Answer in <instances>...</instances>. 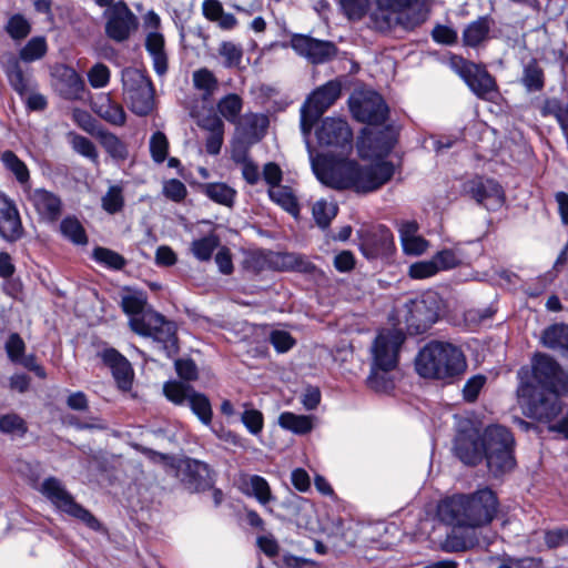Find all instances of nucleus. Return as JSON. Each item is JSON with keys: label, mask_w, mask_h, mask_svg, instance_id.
I'll return each mask as SVG.
<instances>
[{"label": "nucleus", "mask_w": 568, "mask_h": 568, "mask_svg": "<svg viewBox=\"0 0 568 568\" xmlns=\"http://www.w3.org/2000/svg\"><path fill=\"white\" fill-rule=\"evenodd\" d=\"M453 450L468 466L485 459L494 477L503 476L516 466L515 438L509 428H459Z\"/></svg>", "instance_id": "obj_1"}, {"label": "nucleus", "mask_w": 568, "mask_h": 568, "mask_svg": "<svg viewBox=\"0 0 568 568\" xmlns=\"http://www.w3.org/2000/svg\"><path fill=\"white\" fill-rule=\"evenodd\" d=\"M311 164L316 178L326 186L335 190L353 189L356 192H372L388 182L394 174L390 162L379 161L362 168L346 159L327 155L313 156L310 151Z\"/></svg>", "instance_id": "obj_2"}, {"label": "nucleus", "mask_w": 568, "mask_h": 568, "mask_svg": "<svg viewBox=\"0 0 568 568\" xmlns=\"http://www.w3.org/2000/svg\"><path fill=\"white\" fill-rule=\"evenodd\" d=\"M497 508L495 493L483 488L470 495L459 494L443 499L437 506V515L447 525L475 528L491 523Z\"/></svg>", "instance_id": "obj_3"}, {"label": "nucleus", "mask_w": 568, "mask_h": 568, "mask_svg": "<svg viewBox=\"0 0 568 568\" xmlns=\"http://www.w3.org/2000/svg\"><path fill=\"white\" fill-rule=\"evenodd\" d=\"M405 335L399 329H383L371 346V371L366 383L377 393H388L394 388L393 371L398 365L399 351Z\"/></svg>", "instance_id": "obj_4"}, {"label": "nucleus", "mask_w": 568, "mask_h": 568, "mask_svg": "<svg viewBox=\"0 0 568 568\" xmlns=\"http://www.w3.org/2000/svg\"><path fill=\"white\" fill-rule=\"evenodd\" d=\"M416 372L424 378L453 382L467 368L462 349L450 343L430 342L415 359Z\"/></svg>", "instance_id": "obj_5"}, {"label": "nucleus", "mask_w": 568, "mask_h": 568, "mask_svg": "<svg viewBox=\"0 0 568 568\" xmlns=\"http://www.w3.org/2000/svg\"><path fill=\"white\" fill-rule=\"evenodd\" d=\"M136 448L141 449L150 462L161 465L168 475L180 479L190 491H205L211 489L214 485L209 465L203 462L189 457L176 458L148 447L136 446Z\"/></svg>", "instance_id": "obj_6"}, {"label": "nucleus", "mask_w": 568, "mask_h": 568, "mask_svg": "<svg viewBox=\"0 0 568 568\" xmlns=\"http://www.w3.org/2000/svg\"><path fill=\"white\" fill-rule=\"evenodd\" d=\"M417 2L418 0H375V7L369 13V26L381 32L397 27L412 30L426 19Z\"/></svg>", "instance_id": "obj_7"}, {"label": "nucleus", "mask_w": 568, "mask_h": 568, "mask_svg": "<svg viewBox=\"0 0 568 568\" xmlns=\"http://www.w3.org/2000/svg\"><path fill=\"white\" fill-rule=\"evenodd\" d=\"M518 398L524 414L537 422L549 423L561 410L559 396L565 392L537 387L534 383H523L518 388Z\"/></svg>", "instance_id": "obj_8"}, {"label": "nucleus", "mask_w": 568, "mask_h": 568, "mask_svg": "<svg viewBox=\"0 0 568 568\" xmlns=\"http://www.w3.org/2000/svg\"><path fill=\"white\" fill-rule=\"evenodd\" d=\"M125 99L131 111L140 116L148 115L154 109V88L145 73L135 68L122 71Z\"/></svg>", "instance_id": "obj_9"}, {"label": "nucleus", "mask_w": 568, "mask_h": 568, "mask_svg": "<svg viewBox=\"0 0 568 568\" xmlns=\"http://www.w3.org/2000/svg\"><path fill=\"white\" fill-rule=\"evenodd\" d=\"M131 328L142 335L150 336L162 345L168 356L178 353V338L175 325L155 312H146L141 317H132Z\"/></svg>", "instance_id": "obj_10"}, {"label": "nucleus", "mask_w": 568, "mask_h": 568, "mask_svg": "<svg viewBox=\"0 0 568 568\" xmlns=\"http://www.w3.org/2000/svg\"><path fill=\"white\" fill-rule=\"evenodd\" d=\"M341 85L337 82L329 81L315 90L301 108V130L306 140L316 120L338 99Z\"/></svg>", "instance_id": "obj_11"}, {"label": "nucleus", "mask_w": 568, "mask_h": 568, "mask_svg": "<svg viewBox=\"0 0 568 568\" xmlns=\"http://www.w3.org/2000/svg\"><path fill=\"white\" fill-rule=\"evenodd\" d=\"M454 68L477 98L491 101L497 95L496 80L485 65L459 59L454 63Z\"/></svg>", "instance_id": "obj_12"}, {"label": "nucleus", "mask_w": 568, "mask_h": 568, "mask_svg": "<svg viewBox=\"0 0 568 568\" xmlns=\"http://www.w3.org/2000/svg\"><path fill=\"white\" fill-rule=\"evenodd\" d=\"M103 17L105 19L104 32L108 38L115 42L129 40L139 26L136 16L123 1H119L108 8Z\"/></svg>", "instance_id": "obj_13"}, {"label": "nucleus", "mask_w": 568, "mask_h": 568, "mask_svg": "<svg viewBox=\"0 0 568 568\" xmlns=\"http://www.w3.org/2000/svg\"><path fill=\"white\" fill-rule=\"evenodd\" d=\"M349 108L357 121L368 124H382L388 114V108L382 95L374 91L353 94L349 99Z\"/></svg>", "instance_id": "obj_14"}, {"label": "nucleus", "mask_w": 568, "mask_h": 568, "mask_svg": "<svg viewBox=\"0 0 568 568\" xmlns=\"http://www.w3.org/2000/svg\"><path fill=\"white\" fill-rule=\"evenodd\" d=\"M532 374L530 383H534L537 387L568 392V376L564 374L550 356L537 355L532 364Z\"/></svg>", "instance_id": "obj_15"}, {"label": "nucleus", "mask_w": 568, "mask_h": 568, "mask_svg": "<svg viewBox=\"0 0 568 568\" xmlns=\"http://www.w3.org/2000/svg\"><path fill=\"white\" fill-rule=\"evenodd\" d=\"M408 315L406 317L409 326L417 332L426 331L433 325L439 316V304L435 294H427L418 300L412 301L407 305Z\"/></svg>", "instance_id": "obj_16"}, {"label": "nucleus", "mask_w": 568, "mask_h": 568, "mask_svg": "<svg viewBox=\"0 0 568 568\" xmlns=\"http://www.w3.org/2000/svg\"><path fill=\"white\" fill-rule=\"evenodd\" d=\"M293 50L314 64L331 60L337 52L335 44L308 36L295 34L291 39Z\"/></svg>", "instance_id": "obj_17"}, {"label": "nucleus", "mask_w": 568, "mask_h": 568, "mask_svg": "<svg viewBox=\"0 0 568 568\" xmlns=\"http://www.w3.org/2000/svg\"><path fill=\"white\" fill-rule=\"evenodd\" d=\"M316 136L321 145L335 148H351L353 133L348 123L342 118H325L316 130Z\"/></svg>", "instance_id": "obj_18"}, {"label": "nucleus", "mask_w": 568, "mask_h": 568, "mask_svg": "<svg viewBox=\"0 0 568 568\" xmlns=\"http://www.w3.org/2000/svg\"><path fill=\"white\" fill-rule=\"evenodd\" d=\"M98 355L104 365L111 369L119 388L129 390L134 375L130 362L115 348L111 347L102 349Z\"/></svg>", "instance_id": "obj_19"}, {"label": "nucleus", "mask_w": 568, "mask_h": 568, "mask_svg": "<svg viewBox=\"0 0 568 568\" xmlns=\"http://www.w3.org/2000/svg\"><path fill=\"white\" fill-rule=\"evenodd\" d=\"M21 233L22 225L16 204L0 193V235L8 241H16Z\"/></svg>", "instance_id": "obj_20"}, {"label": "nucleus", "mask_w": 568, "mask_h": 568, "mask_svg": "<svg viewBox=\"0 0 568 568\" xmlns=\"http://www.w3.org/2000/svg\"><path fill=\"white\" fill-rule=\"evenodd\" d=\"M469 193L479 204H483L487 209L498 207L504 201L501 186L490 179L474 180Z\"/></svg>", "instance_id": "obj_21"}, {"label": "nucleus", "mask_w": 568, "mask_h": 568, "mask_svg": "<svg viewBox=\"0 0 568 568\" xmlns=\"http://www.w3.org/2000/svg\"><path fill=\"white\" fill-rule=\"evenodd\" d=\"M392 246V232L385 226H377L364 235L362 251L367 257L374 258L378 255L387 254Z\"/></svg>", "instance_id": "obj_22"}, {"label": "nucleus", "mask_w": 568, "mask_h": 568, "mask_svg": "<svg viewBox=\"0 0 568 568\" xmlns=\"http://www.w3.org/2000/svg\"><path fill=\"white\" fill-rule=\"evenodd\" d=\"M493 24L494 21L487 16L479 17L466 24L462 33L463 44L473 49L484 45L490 38Z\"/></svg>", "instance_id": "obj_23"}, {"label": "nucleus", "mask_w": 568, "mask_h": 568, "mask_svg": "<svg viewBox=\"0 0 568 568\" xmlns=\"http://www.w3.org/2000/svg\"><path fill=\"white\" fill-rule=\"evenodd\" d=\"M40 493L60 511L65 513L73 504L74 498L62 481L55 477H48L40 487Z\"/></svg>", "instance_id": "obj_24"}, {"label": "nucleus", "mask_w": 568, "mask_h": 568, "mask_svg": "<svg viewBox=\"0 0 568 568\" xmlns=\"http://www.w3.org/2000/svg\"><path fill=\"white\" fill-rule=\"evenodd\" d=\"M145 49L152 58L153 69L160 77L168 71V53L165 40L159 31H149L145 38Z\"/></svg>", "instance_id": "obj_25"}, {"label": "nucleus", "mask_w": 568, "mask_h": 568, "mask_svg": "<svg viewBox=\"0 0 568 568\" xmlns=\"http://www.w3.org/2000/svg\"><path fill=\"white\" fill-rule=\"evenodd\" d=\"M30 201L41 217L48 221L57 220L61 213L60 199L47 190H34L30 195Z\"/></svg>", "instance_id": "obj_26"}, {"label": "nucleus", "mask_w": 568, "mask_h": 568, "mask_svg": "<svg viewBox=\"0 0 568 568\" xmlns=\"http://www.w3.org/2000/svg\"><path fill=\"white\" fill-rule=\"evenodd\" d=\"M268 124V116L263 113H246L237 122L239 129L250 143L261 141L266 133Z\"/></svg>", "instance_id": "obj_27"}, {"label": "nucleus", "mask_w": 568, "mask_h": 568, "mask_svg": "<svg viewBox=\"0 0 568 568\" xmlns=\"http://www.w3.org/2000/svg\"><path fill=\"white\" fill-rule=\"evenodd\" d=\"M241 489L244 495L253 497L256 501L267 508L268 504L275 500L270 484L260 475H250L242 480Z\"/></svg>", "instance_id": "obj_28"}, {"label": "nucleus", "mask_w": 568, "mask_h": 568, "mask_svg": "<svg viewBox=\"0 0 568 568\" xmlns=\"http://www.w3.org/2000/svg\"><path fill=\"white\" fill-rule=\"evenodd\" d=\"M94 112L109 123L122 126L125 123V112L121 104L114 102L108 94L101 95L93 102Z\"/></svg>", "instance_id": "obj_29"}, {"label": "nucleus", "mask_w": 568, "mask_h": 568, "mask_svg": "<svg viewBox=\"0 0 568 568\" xmlns=\"http://www.w3.org/2000/svg\"><path fill=\"white\" fill-rule=\"evenodd\" d=\"M202 12L207 20L217 23L223 30H232L237 26V19L225 12L219 0H203Z\"/></svg>", "instance_id": "obj_30"}, {"label": "nucleus", "mask_w": 568, "mask_h": 568, "mask_svg": "<svg viewBox=\"0 0 568 568\" xmlns=\"http://www.w3.org/2000/svg\"><path fill=\"white\" fill-rule=\"evenodd\" d=\"M268 195L271 200L278 204L283 210H285L295 217L298 216L300 204L295 195V192L293 191L292 187L286 185L270 187Z\"/></svg>", "instance_id": "obj_31"}, {"label": "nucleus", "mask_w": 568, "mask_h": 568, "mask_svg": "<svg viewBox=\"0 0 568 568\" xmlns=\"http://www.w3.org/2000/svg\"><path fill=\"white\" fill-rule=\"evenodd\" d=\"M6 73H7V77L9 79L11 87L19 94L22 95L32 89V87H33L32 77L24 73V71L21 69V67L17 60H13L8 63Z\"/></svg>", "instance_id": "obj_32"}, {"label": "nucleus", "mask_w": 568, "mask_h": 568, "mask_svg": "<svg viewBox=\"0 0 568 568\" xmlns=\"http://www.w3.org/2000/svg\"><path fill=\"white\" fill-rule=\"evenodd\" d=\"M540 113L544 116H554L568 138V102L560 101L556 98L548 99L544 102Z\"/></svg>", "instance_id": "obj_33"}, {"label": "nucleus", "mask_w": 568, "mask_h": 568, "mask_svg": "<svg viewBox=\"0 0 568 568\" xmlns=\"http://www.w3.org/2000/svg\"><path fill=\"white\" fill-rule=\"evenodd\" d=\"M0 161L21 185H26L29 182L30 173L26 163L12 151L7 150L0 153Z\"/></svg>", "instance_id": "obj_34"}, {"label": "nucleus", "mask_w": 568, "mask_h": 568, "mask_svg": "<svg viewBox=\"0 0 568 568\" xmlns=\"http://www.w3.org/2000/svg\"><path fill=\"white\" fill-rule=\"evenodd\" d=\"M243 108V100L235 93H230L217 103L219 113L229 122L237 124Z\"/></svg>", "instance_id": "obj_35"}, {"label": "nucleus", "mask_w": 568, "mask_h": 568, "mask_svg": "<svg viewBox=\"0 0 568 568\" xmlns=\"http://www.w3.org/2000/svg\"><path fill=\"white\" fill-rule=\"evenodd\" d=\"M95 138L112 158L124 160L128 156L125 144L115 134L99 129L95 133Z\"/></svg>", "instance_id": "obj_36"}, {"label": "nucleus", "mask_w": 568, "mask_h": 568, "mask_svg": "<svg viewBox=\"0 0 568 568\" xmlns=\"http://www.w3.org/2000/svg\"><path fill=\"white\" fill-rule=\"evenodd\" d=\"M542 343L552 349H568V325L555 324L544 331Z\"/></svg>", "instance_id": "obj_37"}, {"label": "nucleus", "mask_w": 568, "mask_h": 568, "mask_svg": "<svg viewBox=\"0 0 568 568\" xmlns=\"http://www.w3.org/2000/svg\"><path fill=\"white\" fill-rule=\"evenodd\" d=\"M338 206L334 202H328L324 199L316 201L313 204L312 213L316 224L326 229L332 220L337 215Z\"/></svg>", "instance_id": "obj_38"}, {"label": "nucleus", "mask_w": 568, "mask_h": 568, "mask_svg": "<svg viewBox=\"0 0 568 568\" xmlns=\"http://www.w3.org/2000/svg\"><path fill=\"white\" fill-rule=\"evenodd\" d=\"M204 193L212 201L225 206H232L236 195V191L225 183H209L204 186Z\"/></svg>", "instance_id": "obj_39"}, {"label": "nucleus", "mask_w": 568, "mask_h": 568, "mask_svg": "<svg viewBox=\"0 0 568 568\" xmlns=\"http://www.w3.org/2000/svg\"><path fill=\"white\" fill-rule=\"evenodd\" d=\"M48 45L44 37H33L20 50L19 57L24 62H33L45 55Z\"/></svg>", "instance_id": "obj_40"}, {"label": "nucleus", "mask_w": 568, "mask_h": 568, "mask_svg": "<svg viewBox=\"0 0 568 568\" xmlns=\"http://www.w3.org/2000/svg\"><path fill=\"white\" fill-rule=\"evenodd\" d=\"M192 412L199 417L203 424H210L212 418V408L209 398L195 390L192 392L186 402Z\"/></svg>", "instance_id": "obj_41"}, {"label": "nucleus", "mask_w": 568, "mask_h": 568, "mask_svg": "<svg viewBox=\"0 0 568 568\" xmlns=\"http://www.w3.org/2000/svg\"><path fill=\"white\" fill-rule=\"evenodd\" d=\"M101 205L109 214L121 212L124 206L123 187L118 184L111 185L102 196Z\"/></svg>", "instance_id": "obj_42"}, {"label": "nucleus", "mask_w": 568, "mask_h": 568, "mask_svg": "<svg viewBox=\"0 0 568 568\" xmlns=\"http://www.w3.org/2000/svg\"><path fill=\"white\" fill-rule=\"evenodd\" d=\"M192 80L194 87L197 90L203 91L205 97L212 95L219 87L217 79L213 72L206 68L194 71Z\"/></svg>", "instance_id": "obj_43"}, {"label": "nucleus", "mask_w": 568, "mask_h": 568, "mask_svg": "<svg viewBox=\"0 0 568 568\" xmlns=\"http://www.w3.org/2000/svg\"><path fill=\"white\" fill-rule=\"evenodd\" d=\"M62 234L74 244L84 245L88 242L85 231L74 217H67L60 224Z\"/></svg>", "instance_id": "obj_44"}, {"label": "nucleus", "mask_w": 568, "mask_h": 568, "mask_svg": "<svg viewBox=\"0 0 568 568\" xmlns=\"http://www.w3.org/2000/svg\"><path fill=\"white\" fill-rule=\"evenodd\" d=\"M521 81L529 91H537L544 87V73L535 60L525 65Z\"/></svg>", "instance_id": "obj_45"}, {"label": "nucleus", "mask_w": 568, "mask_h": 568, "mask_svg": "<svg viewBox=\"0 0 568 568\" xmlns=\"http://www.w3.org/2000/svg\"><path fill=\"white\" fill-rule=\"evenodd\" d=\"M193 390L191 386L176 381L168 382L163 386L166 398L178 405L186 403Z\"/></svg>", "instance_id": "obj_46"}, {"label": "nucleus", "mask_w": 568, "mask_h": 568, "mask_svg": "<svg viewBox=\"0 0 568 568\" xmlns=\"http://www.w3.org/2000/svg\"><path fill=\"white\" fill-rule=\"evenodd\" d=\"M219 245V239L215 235H207L192 242L191 251L200 261H209L213 251Z\"/></svg>", "instance_id": "obj_47"}, {"label": "nucleus", "mask_w": 568, "mask_h": 568, "mask_svg": "<svg viewBox=\"0 0 568 568\" xmlns=\"http://www.w3.org/2000/svg\"><path fill=\"white\" fill-rule=\"evenodd\" d=\"M219 54L223 58L226 68L239 67L243 58V49L232 41H224L219 47Z\"/></svg>", "instance_id": "obj_48"}, {"label": "nucleus", "mask_w": 568, "mask_h": 568, "mask_svg": "<svg viewBox=\"0 0 568 568\" xmlns=\"http://www.w3.org/2000/svg\"><path fill=\"white\" fill-rule=\"evenodd\" d=\"M81 523H83L88 528L93 531H100L102 529L101 523L95 518V516L84 508L82 505L78 504L75 500L73 504L67 509L64 513Z\"/></svg>", "instance_id": "obj_49"}, {"label": "nucleus", "mask_w": 568, "mask_h": 568, "mask_svg": "<svg viewBox=\"0 0 568 568\" xmlns=\"http://www.w3.org/2000/svg\"><path fill=\"white\" fill-rule=\"evenodd\" d=\"M6 31L13 40H22L31 32V24L22 14L16 13L9 18Z\"/></svg>", "instance_id": "obj_50"}, {"label": "nucleus", "mask_w": 568, "mask_h": 568, "mask_svg": "<svg viewBox=\"0 0 568 568\" xmlns=\"http://www.w3.org/2000/svg\"><path fill=\"white\" fill-rule=\"evenodd\" d=\"M93 257L97 262L113 270H121L125 265V260L122 255L105 247L94 248Z\"/></svg>", "instance_id": "obj_51"}, {"label": "nucleus", "mask_w": 568, "mask_h": 568, "mask_svg": "<svg viewBox=\"0 0 568 568\" xmlns=\"http://www.w3.org/2000/svg\"><path fill=\"white\" fill-rule=\"evenodd\" d=\"M169 141L165 134L158 131L150 139V152L154 162L162 163L168 156Z\"/></svg>", "instance_id": "obj_52"}, {"label": "nucleus", "mask_w": 568, "mask_h": 568, "mask_svg": "<svg viewBox=\"0 0 568 568\" xmlns=\"http://www.w3.org/2000/svg\"><path fill=\"white\" fill-rule=\"evenodd\" d=\"M88 80L94 89L104 88L110 81V69L103 63H97L89 70Z\"/></svg>", "instance_id": "obj_53"}, {"label": "nucleus", "mask_w": 568, "mask_h": 568, "mask_svg": "<svg viewBox=\"0 0 568 568\" xmlns=\"http://www.w3.org/2000/svg\"><path fill=\"white\" fill-rule=\"evenodd\" d=\"M72 148L75 152L79 154L90 159L92 162L98 163L99 154L94 146V144L87 138L82 135H73L72 140Z\"/></svg>", "instance_id": "obj_54"}, {"label": "nucleus", "mask_w": 568, "mask_h": 568, "mask_svg": "<svg viewBox=\"0 0 568 568\" xmlns=\"http://www.w3.org/2000/svg\"><path fill=\"white\" fill-rule=\"evenodd\" d=\"M4 348L9 359L13 363H18L24 354L26 344L18 333H12L9 335Z\"/></svg>", "instance_id": "obj_55"}, {"label": "nucleus", "mask_w": 568, "mask_h": 568, "mask_svg": "<svg viewBox=\"0 0 568 568\" xmlns=\"http://www.w3.org/2000/svg\"><path fill=\"white\" fill-rule=\"evenodd\" d=\"M438 273L434 257L429 261H420L409 266V276L413 278L422 280L434 276Z\"/></svg>", "instance_id": "obj_56"}, {"label": "nucleus", "mask_w": 568, "mask_h": 568, "mask_svg": "<svg viewBox=\"0 0 568 568\" xmlns=\"http://www.w3.org/2000/svg\"><path fill=\"white\" fill-rule=\"evenodd\" d=\"M281 506L285 508L290 515L297 517L300 513L306 508H313V504L296 494L291 493L282 503Z\"/></svg>", "instance_id": "obj_57"}, {"label": "nucleus", "mask_w": 568, "mask_h": 568, "mask_svg": "<svg viewBox=\"0 0 568 568\" xmlns=\"http://www.w3.org/2000/svg\"><path fill=\"white\" fill-rule=\"evenodd\" d=\"M121 305L126 314L134 315V317H141L145 313L143 312L145 300L142 295H124L122 297Z\"/></svg>", "instance_id": "obj_58"}, {"label": "nucleus", "mask_w": 568, "mask_h": 568, "mask_svg": "<svg viewBox=\"0 0 568 568\" xmlns=\"http://www.w3.org/2000/svg\"><path fill=\"white\" fill-rule=\"evenodd\" d=\"M433 40L445 45H453L457 42L458 36L456 30L450 27L437 24L432 31Z\"/></svg>", "instance_id": "obj_59"}, {"label": "nucleus", "mask_w": 568, "mask_h": 568, "mask_svg": "<svg viewBox=\"0 0 568 568\" xmlns=\"http://www.w3.org/2000/svg\"><path fill=\"white\" fill-rule=\"evenodd\" d=\"M438 272L454 268L460 264V258L452 250H443L434 256Z\"/></svg>", "instance_id": "obj_60"}, {"label": "nucleus", "mask_w": 568, "mask_h": 568, "mask_svg": "<svg viewBox=\"0 0 568 568\" xmlns=\"http://www.w3.org/2000/svg\"><path fill=\"white\" fill-rule=\"evenodd\" d=\"M291 484L300 493H308L312 488L310 474L302 467L291 471Z\"/></svg>", "instance_id": "obj_61"}, {"label": "nucleus", "mask_w": 568, "mask_h": 568, "mask_svg": "<svg viewBox=\"0 0 568 568\" xmlns=\"http://www.w3.org/2000/svg\"><path fill=\"white\" fill-rule=\"evenodd\" d=\"M342 7L349 19L358 20L367 11L368 0H341Z\"/></svg>", "instance_id": "obj_62"}, {"label": "nucleus", "mask_w": 568, "mask_h": 568, "mask_svg": "<svg viewBox=\"0 0 568 568\" xmlns=\"http://www.w3.org/2000/svg\"><path fill=\"white\" fill-rule=\"evenodd\" d=\"M163 193L168 199L180 202L186 196V187L180 180L171 179L164 183Z\"/></svg>", "instance_id": "obj_63"}, {"label": "nucleus", "mask_w": 568, "mask_h": 568, "mask_svg": "<svg viewBox=\"0 0 568 568\" xmlns=\"http://www.w3.org/2000/svg\"><path fill=\"white\" fill-rule=\"evenodd\" d=\"M485 383L486 377L484 375H476L470 377L463 388L464 398L468 402H474Z\"/></svg>", "instance_id": "obj_64"}]
</instances>
